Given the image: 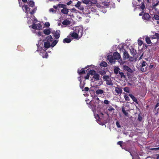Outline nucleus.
Here are the masks:
<instances>
[{"label":"nucleus","instance_id":"obj_10","mask_svg":"<svg viewBox=\"0 0 159 159\" xmlns=\"http://www.w3.org/2000/svg\"><path fill=\"white\" fill-rule=\"evenodd\" d=\"M146 65L148 66L146 61H142V68H141V70L142 71L144 72L146 70V68L147 67H145V69H144L143 68V67H145Z\"/></svg>","mask_w":159,"mask_h":159},{"label":"nucleus","instance_id":"obj_57","mask_svg":"<svg viewBox=\"0 0 159 159\" xmlns=\"http://www.w3.org/2000/svg\"><path fill=\"white\" fill-rule=\"evenodd\" d=\"M48 54L46 52V53H45V56H43V58H44V57H45V58H47V57H48Z\"/></svg>","mask_w":159,"mask_h":159},{"label":"nucleus","instance_id":"obj_58","mask_svg":"<svg viewBox=\"0 0 159 159\" xmlns=\"http://www.w3.org/2000/svg\"><path fill=\"white\" fill-rule=\"evenodd\" d=\"M84 89H85V90L86 91H88L89 90V88L88 87H85Z\"/></svg>","mask_w":159,"mask_h":159},{"label":"nucleus","instance_id":"obj_28","mask_svg":"<svg viewBox=\"0 0 159 159\" xmlns=\"http://www.w3.org/2000/svg\"><path fill=\"white\" fill-rule=\"evenodd\" d=\"M71 41L70 39L68 38H65L63 40V42L64 43H69Z\"/></svg>","mask_w":159,"mask_h":159},{"label":"nucleus","instance_id":"obj_61","mask_svg":"<svg viewBox=\"0 0 159 159\" xmlns=\"http://www.w3.org/2000/svg\"><path fill=\"white\" fill-rule=\"evenodd\" d=\"M151 0H143L144 1H146L147 3H149Z\"/></svg>","mask_w":159,"mask_h":159},{"label":"nucleus","instance_id":"obj_64","mask_svg":"<svg viewBox=\"0 0 159 159\" xmlns=\"http://www.w3.org/2000/svg\"><path fill=\"white\" fill-rule=\"evenodd\" d=\"M86 102L87 104L88 103V102L89 101V99H86Z\"/></svg>","mask_w":159,"mask_h":159},{"label":"nucleus","instance_id":"obj_54","mask_svg":"<svg viewBox=\"0 0 159 159\" xmlns=\"http://www.w3.org/2000/svg\"><path fill=\"white\" fill-rule=\"evenodd\" d=\"M123 143V141H119L117 142V144L118 145H120L121 147H122V144Z\"/></svg>","mask_w":159,"mask_h":159},{"label":"nucleus","instance_id":"obj_15","mask_svg":"<svg viewBox=\"0 0 159 159\" xmlns=\"http://www.w3.org/2000/svg\"><path fill=\"white\" fill-rule=\"evenodd\" d=\"M129 49L130 52L132 55L133 56H134L136 55L137 52L136 50L132 48H130Z\"/></svg>","mask_w":159,"mask_h":159},{"label":"nucleus","instance_id":"obj_23","mask_svg":"<svg viewBox=\"0 0 159 159\" xmlns=\"http://www.w3.org/2000/svg\"><path fill=\"white\" fill-rule=\"evenodd\" d=\"M78 72L80 75L85 73V70H84V68L80 70H78Z\"/></svg>","mask_w":159,"mask_h":159},{"label":"nucleus","instance_id":"obj_32","mask_svg":"<svg viewBox=\"0 0 159 159\" xmlns=\"http://www.w3.org/2000/svg\"><path fill=\"white\" fill-rule=\"evenodd\" d=\"M66 7V5L62 4H60L58 5V7L59 8H63Z\"/></svg>","mask_w":159,"mask_h":159},{"label":"nucleus","instance_id":"obj_6","mask_svg":"<svg viewBox=\"0 0 159 159\" xmlns=\"http://www.w3.org/2000/svg\"><path fill=\"white\" fill-rule=\"evenodd\" d=\"M70 35H71V37L74 39H80L79 38V36L78 35V34H77L75 31L73 32H71Z\"/></svg>","mask_w":159,"mask_h":159},{"label":"nucleus","instance_id":"obj_1","mask_svg":"<svg viewBox=\"0 0 159 159\" xmlns=\"http://www.w3.org/2000/svg\"><path fill=\"white\" fill-rule=\"evenodd\" d=\"M107 59L111 64H115L116 60H118L120 64H123L125 63L121 59L120 55L117 52H114L113 56L111 55H108Z\"/></svg>","mask_w":159,"mask_h":159},{"label":"nucleus","instance_id":"obj_7","mask_svg":"<svg viewBox=\"0 0 159 159\" xmlns=\"http://www.w3.org/2000/svg\"><path fill=\"white\" fill-rule=\"evenodd\" d=\"M123 68L125 70H126L130 73H132L133 72V70L127 66H123Z\"/></svg>","mask_w":159,"mask_h":159},{"label":"nucleus","instance_id":"obj_56","mask_svg":"<svg viewBox=\"0 0 159 159\" xmlns=\"http://www.w3.org/2000/svg\"><path fill=\"white\" fill-rule=\"evenodd\" d=\"M72 3V2L71 1H69L67 3V5H70Z\"/></svg>","mask_w":159,"mask_h":159},{"label":"nucleus","instance_id":"obj_35","mask_svg":"<svg viewBox=\"0 0 159 159\" xmlns=\"http://www.w3.org/2000/svg\"><path fill=\"white\" fill-rule=\"evenodd\" d=\"M153 18L156 20H159V16L157 14H155L153 16Z\"/></svg>","mask_w":159,"mask_h":159},{"label":"nucleus","instance_id":"obj_39","mask_svg":"<svg viewBox=\"0 0 159 159\" xmlns=\"http://www.w3.org/2000/svg\"><path fill=\"white\" fill-rule=\"evenodd\" d=\"M81 2L78 1L77 3L75 5V6L76 7L78 8L81 5Z\"/></svg>","mask_w":159,"mask_h":159},{"label":"nucleus","instance_id":"obj_25","mask_svg":"<svg viewBox=\"0 0 159 159\" xmlns=\"http://www.w3.org/2000/svg\"><path fill=\"white\" fill-rule=\"evenodd\" d=\"M44 33L47 35H48L51 33V31L49 29H46L43 30Z\"/></svg>","mask_w":159,"mask_h":159},{"label":"nucleus","instance_id":"obj_55","mask_svg":"<svg viewBox=\"0 0 159 159\" xmlns=\"http://www.w3.org/2000/svg\"><path fill=\"white\" fill-rule=\"evenodd\" d=\"M99 73L101 75H104L106 74V72L104 70H102L100 71Z\"/></svg>","mask_w":159,"mask_h":159},{"label":"nucleus","instance_id":"obj_8","mask_svg":"<svg viewBox=\"0 0 159 159\" xmlns=\"http://www.w3.org/2000/svg\"><path fill=\"white\" fill-rule=\"evenodd\" d=\"M23 10L25 11V12L27 14L30 13V8L27 5H25L22 7Z\"/></svg>","mask_w":159,"mask_h":159},{"label":"nucleus","instance_id":"obj_50","mask_svg":"<svg viewBox=\"0 0 159 159\" xmlns=\"http://www.w3.org/2000/svg\"><path fill=\"white\" fill-rule=\"evenodd\" d=\"M45 25L46 27H48L50 26V24L49 22H47L45 23Z\"/></svg>","mask_w":159,"mask_h":159},{"label":"nucleus","instance_id":"obj_33","mask_svg":"<svg viewBox=\"0 0 159 159\" xmlns=\"http://www.w3.org/2000/svg\"><path fill=\"white\" fill-rule=\"evenodd\" d=\"M95 102L97 104H98L99 103V98L97 97L94 99Z\"/></svg>","mask_w":159,"mask_h":159},{"label":"nucleus","instance_id":"obj_41","mask_svg":"<svg viewBox=\"0 0 159 159\" xmlns=\"http://www.w3.org/2000/svg\"><path fill=\"white\" fill-rule=\"evenodd\" d=\"M158 4V3H155V0L153 1V2L152 3V5L153 7H156Z\"/></svg>","mask_w":159,"mask_h":159},{"label":"nucleus","instance_id":"obj_44","mask_svg":"<svg viewBox=\"0 0 159 159\" xmlns=\"http://www.w3.org/2000/svg\"><path fill=\"white\" fill-rule=\"evenodd\" d=\"M124 97L126 101H129L130 100L129 97L127 95H125Z\"/></svg>","mask_w":159,"mask_h":159},{"label":"nucleus","instance_id":"obj_51","mask_svg":"<svg viewBox=\"0 0 159 159\" xmlns=\"http://www.w3.org/2000/svg\"><path fill=\"white\" fill-rule=\"evenodd\" d=\"M104 102L106 104H108L110 103V101L107 100H104Z\"/></svg>","mask_w":159,"mask_h":159},{"label":"nucleus","instance_id":"obj_9","mask_svg":"<svg viewBox=\"0 0 159 159\" xmlns=\"http://www.w3.org/2000/svg\"><path fill=\"white\" fill-rule=\"evenodd\" d=\"M115 91L117 94H121L122 92L121 88L115 87Z\"/></svg>","mask_w":159,"mask_h":159},{"label":"nucleus","instance_id":"obj_16","mask_svg":"<svg viewBox=\"0 0 159 159\" xmlns=\"http://www.w3.org/2000/svg\"><path fill=\"white\" fill-rule=\"evenodd\" d=\"M106 81V84L107 85L110 86H112L113 85V83L111 79H110L108 80H107Z\"/></svg>","mask_w":159,"mask_h":159},{"label":"nucleus","instance_id":"obj_30","mask_svg":"<svg viewBox=\"0 0 159 159\" xmlns=\"http://www.w3.org/2000/svg\"><path fill=\"white\" fill-rule=\"evenodd\" d=\"M27 3L28 5L31 7H33L34 5V2L32 1H30L28 2Z\"/></svg>","mask_w":159,"mask_h":159},{"label":"nucleus","instance_id":"obj_52","mask_svg":"<svg viewBox=\"0 0 159 159\" xmlns=\"http://www.w3.org/2000/svg\"><path fill=\"white\" fill-rule=\"evenodd\" d=\"M80 10H83L84 9V7L80 5L79 7L78 8Z\"/></svg>","mask_w":159,"mask_h":159},{"label":"nucleus","instance_id":"obj_47","mask_svg":"<svg viewBox=\"0 0 159 159\" xmlns=\"http://www.w3.org/2000/svg\"><path fill=\"white\" fill-rule=\"evenodd\" d=\"M49 12H52L53 13H55L56 12V11L53 8H51L49 10Z\"/></svg>","mask_w":159,"mask_h":159},{"label":"nucleus","instance_id":"obj_60","mask_svg":"<svg viewBox=\"0 0 159 159\" xmlns=\"http://www.w3.org/2000/svg\"><path fill=\"white\" fill-rule=\"evenodd\" d=\"M153 67V65H150L149 66V68H150V69H152Z\"/></svg>","mask_w":159,"mask_h":159},{"label":"nucleus","instance_id":"obj_49","mask_svg":"<svg viewBox=\"0 0 159 159\" xmlns=\"http://www.w3.org/2000/svg\"><path fill=\"white\" fill-rule=\"evenodd\" d=\"M143 43V42L142 40H139L138 41V44L139 45L141 46Z\"/></svg>","mask_w":159,"mask_h":159},{"label":"nucleus","instance_id":"obj_2","mask_svg":"<svg viewBox=\"0 0 159 159\" xmlns=\"http://www.w3.org/2000/svg\"><path fill=\"white\" fill-rule=\"evenodd\" d=\"M90 73L91 75H93V78L95 80H98L101 79V77L96 73L94 70H90Z\"/></svg>","mask_w":159,"mask_h":159},{"label":"nucleus","instance_id":"obj_45","mask_svg":"<svg viewBox=\"0 0 159 159\" xmlns=\"http://www.w3.org/2000/svg\"><path fill=\"white\" fill-rule=\"evenodd\" d=\"M36 10L37 8H36L34 9L33 10H32V11L30 12V14H31V15L33 14L35 11H36Z\"/></svg>","mask_w":159,"mask_h":159},{"label":"nucleus","instance_id":"obj_63","mask_svg":"<svg viewBox=\"0 0 159 159\" xmlns=\"http://www.w3.org/2000/svg\"><path fill=\"white\" fill-rule=\"evenodd\" d=\"M157 111L156 113V115H157L158 113H159V108H158Z\"/></svg>","mask_w":159,"mask_h":159},{"label":"nucleus","instance_id":"obj_42","mask_svg":"<svg viewBox=\"0 0 159 159\" xmlns=\"http://www.w3.org/2000/svg\"><path fill=\"white\" fill-rule=\"evenodd\" d=\"M107 64L106 63L104 62H103L101 64V66H103V67H106L107 66Z\"/></svg>","mask_w":159,"mask_h":159},{"label":"nucleus","instance_id":"obj_53","mask_svg":"<svg viewBox=\"0 0 159 159\" xmlns=\"http://www.w3.org/2000/svg\"><path fill=\"white\" fill-rule=\"evenodd\" d=\"M138 119L139 121H141L142 120V117L139 114L138 116Z\"/></svg>","mask_w":159,"mask_h":159},{"label":"nucleus","instance_id":"obj_59","mask_svg":"<svg viewBox=\"0 0 159 159\" xmlns=\"http://www.w3.org/2000/svg\"><path fill=\"white\" fill-rule=\"evenodd\" d=\"M53 7L55 9H57V8H58V5H57V6H53Z\"/></svg>","mask_w":159,"mask_h":159},{"label":"nucleus","instance_id":"obj_24","mask_svg":"<svg viewBox=\"0 0 159 159\" xmlns=\"http://www.w3.org/2000/svg\"><path fill=\"white\" fill-rule=\"evenodd\" d=\"M122 111L123 112L124 114L125 115V116H128V113L125 111V108L124 107H122Z\"/></svg>","mask_w":159,"mask_h":159},{"label":"nucleus","instance_id":"obj_17","mask_svg":"<svg viewBox=\"0 0 159 159\" xmlns=\"http://www.w3.org/2000/svg\"><path fill=\"white\" fill-rule=\"evenodd\" d=\"M118 76H120L121 78L125 79L126 78L125 75H124V73L120 70L118 73Z\"/></svg>","mask_w":159,"mask_h":159},{"label":"nucleus","instance_id":"obj_5","mask_svg":"<svg viewBox=\"0 0 159 159\" xmlns=\"http://www.w3.org/2000/svg\"><path fill=\"white\" fill-rule=\"evenodd\" d=\"M33 24L32 25V28L34 29H38L40 30L42 29V26L41 24L39 23L37 24H35L33 22Z\"/></svg>","mask_w":159,"mask_h":159},{"label":"nucleus","instance_id":"obj_14","mask_svg":"<svg viewBox=\"0 0 159 159\" xmlns=\"http://www.w3.org/2000/svg\"><path fill=\"white\" fill-rule=\"evenodd\" d=\"M71 23L70 21L66 19L63 21L62 24L64 25H70Z\"/></svg>","mask_w":159,"mask_h":159},{"label":"nucleus","instance_id":"obj_46","mask_svg":"<svg viewBox=\"0 0 159 159\" xmlns=\"http://www.w3.org/2000/svg\"><path fill=\"white\" fill-rule=\"evenodd\" d=\"M145 5H144V3H143V2H142V4H141V5L140 7V8L142 10H143L144 8H145Z\"/></svg>","mask_w":159,"mask_h":159},{"label":"nucleus","instance_id":"obj_48","mask_svg":"<svg viewBox=\"0 0 159 159\" xmlns=\"http://www.w3.org/2000/svg\"><path fill=\"white\" fill-rule=\"evenodd\" d=\"M116 125L118 128H120L121 126L120 125L118 121H117L116 122Z\"/></svg>","mask_w":159,"mask_h":159},{"label":"nucleus","instance_id":"obj_21","mask_svg":"<svg viewBox=\"0 0 159 159\" xmlns=\"http://www.w3.org/2000/svg\"><path fill=\"white\" fill-rule=\"evenodd\" d=\"M104 91L101 89H98L96 90V93L97 94H102L104 93Z\"/></svg>","mask_w":159,"mask_h":159},{"label":"nucleus","instance_id":"obj_3","mask_svg":"<svg viewBox=\"0 0 159 159\" xmlns=\"http://www.w3.org/2000/svg\"><path fill=\"white\" fill-rule=\"evenodd\" d=\"M75 32L78 34L79 36V38H80L83 35V28L80 26H77L75 28V29H74Z\"/></svg>","mask_w":159,"mask_h":159},{"label":"nucleus","instance_id":"obj_37","mask_svg":"<svg viewBox=\"0 0 159 159\" xmlns=\"http://www.w3.org/2000/svg\"><path fill=\"white\" fill-rule=\"evenodd\" d=\"M89 2H90L91 4H96L97 2V1L96 0H89Z\"/></svg>","mask_w":159,"mask_h":159},{"label":"nucleus","instance_id":"obj_27","mask_svg":"<svg viewBox=\"0 0 159 159\" xmlns=\"http://www.w3.org/2000/svg\"><path fill=\"white\" fill-rule=\"evenodd\" d=\"M107 110L110 111H112L114 110L115 109L112 107L110 105H108L107 106Z\"/></svg>","mask_w":159,"mask_h":159},{"label":"nucleus","instance_id":"obj_19","mask_svg":"<svg viewBox=\"0 0 159 159\" xmlns=\"http://www.w3.org/2000/svg\"><path fill=\"white\" fill-rule=\"evenodd\" d=\"M69 12V9L65 8L63 7V9L61 10V12L64 14H68Z\"/></svg>","mask_w":159,"mask_h":159},{"label":"nucleus","instance_id":"obj_36","mask_svg":"<svg viewBox=\"0 0 159 159\" xmlns=\"http://www.w3.org/2000/svg\"><path fill=\"white\" fill-rule=\"evenodd\" d=\"M82 2L83 3L85 4H88L89 2V0H82Z\"/></svg>","mask_w":159,"mask_h":159},{"label":"nucleus","instance_id":"obj_13","mask_svg":"<svg viewBox=\"0 0 159 159\" xmlns=\"http://www.w3.org/2000/svg\"><path fill=\"white\" fill-rule=\"evenodd\" d=\"M44 46L45 48H48L51 46V45L49 42L47 41L44 43Z\"/></svg>","mask_w":159,"mask_h":159},{"label":"nucleus","instance_id":"obj_18","mask_svg":"<svg viewBox=\"0 0 159 159\" xmlns=\"http://www.w3.org/2000/svg\"><path fill=\"white\" fill-rule=\"evenodd\" d=\"M129 95L134 102L137 103H138L137 100L136 98L135 97H134L131 94H129Z\"/></svg>","mask_w":159,"mask_h":159},{"label":"nucleus","instance_id":"obj_38","mask_svg":"<svg viewBox=\"0 0 159 159\" xmlns=\"http://www.w3.org/2000/svg\"><path fill=\"white\" fill-rule=\"evenodd\" d=\"M103 79L104 80H108L109 79H110L109 78V76L107 75H104L103 77Z\"/></svg>","mask_w":159,"mask_h":159},{"label":"nucleus","instance_id":"obj_40","mask_svg":"<svg viewBox=\"0 0 159 159\" xmlns=\"http://www.w3.org/2000/svg\"><path fill=\"white\" fill-rule=\"evenodd\" d=\"M158 4V3H155V0L153 1V2L152 3V5L153 7H156Z\"/></svg>","mask_w":159,"mask_h":159},{"label":"nucleus","instance_id":"obj_31","mask_svg":"<svg viewBox=\"0 0 159 159\" xmlns=\"http://www.w3.org/2000/svg\"><path fill=\"white\" fill-rule=\"evenodd\" d=\"M58 40H55L52 43L51 46L52 47H54L58 42Z\"/></svg>","mask_w":159,"mask_h":159},{"label":"nucleus","instance_id":"obj_34","mask_svg":"<svg viewBox=\"0 0 159 159\" xmlns=\"http://www.w3.org/2000/svg\"><path fill=\"white\" fill-rule=\"evenodd\" d=\"M124 91L128 93H129L130 92L129 88L128 87H125V88L124 89Z\"/></svg>","mask_w":159,"mask_h":159},{"label":"nucleus","instance_id":"obj_62","mask_svg":"<svg viewBox=\"0 0 159 159\" xmlns=\"http://www.w3.org/2000/svg\"><path fill=\"white\" fill-rule=\"evenodd\" d=\"M159 106V103H157L156 105V106H155V109H156V108L158 107Z\"/></svg>","mask_w":159,"mask_h":159},{"label":"nucleus","instance_id":"obj_11","mask_svg":"<svg viewBox=\"0 0 159 159\" xmlns=\"http://www.w3.org/2000/svg\"><path fill=\"white\" fill-rule=\"evenodd\" d=\"M60 31L59 30H57L54 34V36L56 39H58L60 37Z\"/></svg>","mask_w":159,"mask_h":159},{"label":"nucleus","instance_id":"obj_20","mask_svg":"<svg viewBox=\"0 0 159 159\" xmlns=\"http://www.w3.org/2000/svg\"><path fill=\"white\" fill-rule=\"evenodd\" d=\"M120 68L118 67H116L114 69V73L117 75L118 74L119 72L120 71Z\"/></svg>","mask_w":159,"mask_h":159},{"label":"nucleus","instance_id":"obj_22","mask_svg":"<svg viewBox=\"0 0 159 159\" xmlns=\"http://www.w3.org/2000/svg\"><path fill=\"white\" fill-rule=\"evenodd\" d=\"M46 40L48 42L49 41L52 42L53 41V38L51 35H48L46 37Z\"/></svg>","mask_w":159,"mask_h":159},{"label":"nucleus","instance_id":"obj_29","mask_svg":"<svg viewBox=\"0 0 159 159\" xmlns=\"http://www.w3.org/2000/svg\"><path fill=\"white\" fill-rule=\"evenodd\" d=\"M145 40L148 44H150L151 43L150 39L147 36L145 38Z\"/></svg>","mask_w":159,"mask_h":159},{"label":"nucleus","instance_id":"obj_12","mask_svg":"<svg viewBox=\"0 0 159 159\" xmlns=\"http://www.w3.org/2000/svg\"><path fill=\"white\" fill-rule=\"evenodd\" d=\"M129 58V56L128 53L125 51L123 54V59L124 60L126 59H128Z\"/></svg>","mask_w":159,"mask_h":159},{"label":"nucleus","instance_id":"obj_26","mask_svg":"<svg viewBox=\"0 0 159 159\" xmlns=\"http://www.w3.org/2000/svg\"><path fill=\"white\" fill-rule=\"evenodd\" d=\"M151 39H159V34L157 33H155L154 35L153 36V37L151 38Z\"/></svg>","mask_w":159,"mask_h":159},{"label":"nucleus","instance_id":"obj_4","mask_svg":"<svg viewBox=\"0 0 159 159\" xmlns=\"http://www.w3.org/2000/svg\"><path fill=\"white\" fill-rule=\"evenodd\" d=\"M142 18L145 22L150 20L151 19L150 16L148 13H144Z\"/></svg>","mask_w":159,"mask_h":159},{"label":"nucleus","instance_id":"obj_43","mask_svg":"<svg viewBox=\"0 0 159 159\" xmlns=\"http://www.w3.org/2000/svg\"><path fill=\"white\" fill-rule=\"evenodd\" d=\"M90 75V71L86 75L85 77V78L86 79H89V75Z\"/></svg>","mask_w":159,"mask_h":159}]
</instances>
